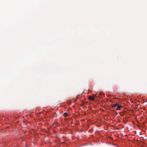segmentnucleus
<instances>
[{
	"label": "nucleus",
	"mask_w": 147,
	"mask_h": 147,
	"mask_svg": "<svg viewBox=\"0 0 147 147\" xmlns=\"http://www.w3.org/2000/svg\"><path fill=\"white\" fill-rule=\"evenodd\" d=\"M95 96H90L88 97V99L89 100L93 101L95 99Z\"/></svg>",
	"instance_id": "obj_1"
},
{
	"label": "nucleus",
	"mask_w": 147,
	"mask_h": 147,
	"mask_svg": "<svg viewBox=\"0 0 147 147\" xmlns=\"http://www.w3.org/2000/svg\"><path fill=\"white\" fill-rule=\"evenodd\" d=\"M122 106L121 105H118L117 106V108L116 109V110H120V109L121 108V107H122Z\"/></svg>",
	"instance_id": "obj_2"
},
{
	"label": "nucleus",
	"mask_w": 147,
	"mask_h": 147,
	"mask_svg": "<svg viewBox=\"0 0 147 147\" xmlns=\"http://www.w3.org/2000/svg\"><path fill=\"white\" fill-rule=\"evenodd\" d=\"M118 104L117 103H116V104H113V105H112V107H115L117 106V105H118Z\"/></svg>",
	"instance_id": "obj_3"
},
{
	"label": "nucleus",
	"mask_w": 147,
	"mask_h": 147,
	"mask_svg": "<svg viewBox=\"0 0 147 147\" xmlns=\"http://www.w3.org/2000/svg\"><path fill=\"white\" fill-rule=\"evenodd\" d=\"M63 116L65 117H66L67 116V113H63Z\"/></svg>",
	"instance_id": "obj_4"
},
{
	"label": "nucleus",
	"mask_w": 147,
	"mask_h": 147,
	"mask_svg": "<svg viewBox=\"0 0 147 147\" xmlns=\"http://www.w3.org/2000/svg\"><path fill=\"white\" fill-rule=\"evenodd\" d=\"M71 103V102H70L69 101V102H67V103H68V104H69V103Z\"/></svg>",
	"instance_id": "obj_5"
}]
</instances>
